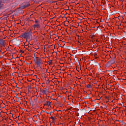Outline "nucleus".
I'll list each match as a JSON object with an SVG mask.
<instances>
[{"mask_svg": "<svg viewBox=\"0 0 126 126\" xmlns=\"http://www.w3.org/2000/svg\"><path fill=\"white\" fill-rule=\"evenodd\" d=\"M22 37L23 38H25L26 39H29L30 37H32V35H31V34H30L29 33L25 32L22 34Z\"/></svg>", "mask_w": 126, "mask_h": 126, "instance_id": "f257e3e1", "label": "nucleus"}, {"mask_svg": "<svg viewBox=\"0 0 126 126\" xmlns=\"http://www.w3.org/2000/svg\"><path fill=\"white\" fill-rule=\"evenodd\" d=\"M35 63L37 64L38 67H41V64H42V61L40 59H37L35 60Z\"/></svg>", "mask_w": 126, "mask_h": 126, "instance_id": "f03ea898", "label": "nucleus"}, {"mask_svg": "<svg viewBox=\"0 0 126 126\" xmlns=\"http://www.w3.org/2000/svg\"><path fill=\"white\" fill-rule=\"evenodd\" d=\"M33 27L34 28H37V29H40V24H35L34 25H33Z\"/></svg>", "mask_w": 126, "mask_h": 126, "instance_id": "7ed1b4c3", "label": "nucleus"}, {"mask_svg": "<svg viewBox=\"0 0 126 126\" xmlns=\"http://www.w3.org/2000/svg\"><path fill=\"white\" fill-rule=\"evenodd\" d=\"M0 44L1 46H3L4 45V40L2 39L0 40Z\"/></svg>", "mask_w": 126, "mask_h": 126, "instance_id": "20e7f679", "label": "nucleus"}, {"mask_svg": "<svg viewBox=\"0 0 126 126\" xmlns=\"http://www.w3.org/2000/svg\"><path fill=\"white\" fill-rule=\"evenodd\" d=\"M34 23L35 24H39V21H38V20H35L34 21Z\"/></svg>", "mask_w": 126, "mask_h": 126, "instance_id": "39448f33", "label": "nucleus"}, {"mask_svg": "<svg viewBox=\"0 0 126 126\" xmlns=\"http://www.w3.org/2000/svg\"><path fill=\"white\" fill-rule=\"evenodd\" d=\"M52 60H50L49 61H48V64H52Z\"/></svg>", "mask_w": 126, "mask_h": 126, "instance_id": "423d86ee", "label": "nucleus"}, {"mask_svg": "<svg viewBox=\"0 0 126 126\" xmlns=\"http://www.w3.org/2000/svg\"><path fill=\"white\" fill-rule=\"evenodd\" d=\"M87 87L88 88H91V85H87Z\"/></svg>", "mask_w": 126, "mask_h": 126, "instance_id": "0eeeda50", "label": "nucleus"}, {"mask_svg": "<svg viewBox=\"0 0 126 126\" xmlns=\"http://www.w3.org/2000/svg\"><path fill=\"white\" fill-rule=\"evenodd\" d=\"M42 93H43V94H46V91L43 90V91H42Z\"/></svg>", "mask_w": 126, "mask_h": 126, "instance_id": "6e6552de", "label": "nucleus"}, {"mask_svg": "<svg viewBox=\"0 0 126 126\" xmlns=\"http://www.w3.org/2000/svg\"><path fill=\"white\" fill-rule=\"evenodd\" d=\"M47 105H48V106H50V105H51V102H47Z\"/></svg>", "mask_w": 126, "mask_h": 126, "instance_id": "1a4fd4ad", "label": "nucleus"}, {"mask_svg": "<svg viewBox=\"0 0 126 126\" xmlns=\"http://www.w3.org/2000/svg\"><path fill=\"white\" fill-rule=\"evenodd\" d=\"M0 5H1V4L0 3Z\"/></svg>", "mask_w": 126, "mask_h": 126, "instance_id": "9d476101", "label": "nucleus"}]
</instances>
